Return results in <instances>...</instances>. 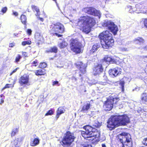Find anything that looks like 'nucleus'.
I'll use <instances>...</instances> for the list:
<instances>
[{"label":"nucleus","mask_w":147,"mask_h":147,"mask_svg":"<svg viewBox=\"0 0 147 147\" xmlns=\"http://www.w3.org/2000/svg\"><path fill=\"white\" fill-rule=\"evenodd\" d=\"M1 97V98L3 96H4V95L3 94H1L0 95Z\"/></svg>","instance_id":"680f3d73"},{"label":"nucleus","mask_w":147,"mask_h":147,"mask_svg":"<svg viewBox=\"0 0 147 147\" xmlns=\"http://www.w3.org/2000/svg\"><path fill=\"white\" fill-rule=\"evenodd\" d=\"M39 19L40 20H41L42 22H43V19L42 18H39Z\"/></svg>","instance_id":"4d7b16f0"},{"label":"nucleus","mask_w":147,"mask_h":147,"mask_svg":"<svg viewBox=\"0 0 147 147\" xmlns=\"http://www.w3.org/2000/svg\"><path fill=\"white\" fill-rule=\"evenodd\" d=\"M22 140V138H16L14 140V142H13V144H14L15 147H18V142H21Z\"/></svg>","instance_id":"393cba45"},{"label":"nucleus","mask_w":147,"mask_h":147,"mask_svg":"<svg viewBox=\"0 0 147 147\" xmlns=\"http://www.w3.org/2000/svg\"><path fill=\"white\" fill-rule=\"evenodd\" d=\"M56 85H57L58 86H59V82L57 81H53L52 85L53 86H54Z\"/></svg>","instance_id":"4c0bfd02"},{"label":"nucleus","mask_w":147,"mask_h":147,"mask_svg":"<svg viewBox=\"0 0 147 147\" xmlns=\"http://www.w3.org/2000/svg\"><path fill=\"white\" fill-rule=\"evenodd\" d=\"M93 74L95 76H100L104 78L102 81L101 82V84L105 85L107 84V77L104 75L103 73V68L102 64H98L95 65L93 69Z\"/></svg>","instance_id":"6e6552de"},{"label":"nucleus","mask_w":147,"mask_h":147,"mask_svg":"<svg viewBox=\"0 0 147 147\" xmlns=\"http://www.w3.org/2000/svg\"><path fill=\"white\" fill-rule=\"evenodd\" d=\"M71 80H72L74 82H76L77 80V78H76L74 76H72L71 78Z\"/></svg>","instance_id":"37998d69"},{"label":"nucleus","mask_w":147,"mask_h":147,"mask_svg":"<svg viewBox=\"0 0 147 147\" xmlns=\"http://www.w3.org/2000/svg\"><path fill=\"white\" fill-rule=\"evenodd\" d=\"M77 74H78L79 75V76H80V77H81L82 76V75L80 74L77 73Z\"/></svg>","instance_id":"bf43d9fd"},{"label":"nucleus","mask_w":147,"mask_h":147,"mask_svg":"<svg viewBox=\"0 0 147 147\" xmlns=\"http://www.w3.org/2000/svg\"><path fill=\"white\" fill-rule=\"evenodd\" d=\"M100 47V44L96 43L94 44L92 46L91 52L94 53Z\"/></svg>","instance_id":"4be33fe9"},{"label":"nucleus","mask_w":147,"mask_h":147,"mask_svg":"<svg viewBox=\"0 0 147 147\" xmlns=\"http://www.w3.org/2000/svg\"><path fill=\"white\" fill-rule=\"evenodd\" d=\"M14 46V44L13 43H11L9 44V47H12Z\"/></svg>","instance_id":"3c124183"},{"label":"nucleus","mask_w":147,"mask_h":147,"mask_svg":"<svg viewBox=\"0 0 147 147\" xmlns=\"http://www.w3.org/2000/svg\"><path fill=\"white\" fill-rule=\"evenodd\" d=\"M18 69V68H17L14 70L12 72H11L10 74V75H12L13 73L16 72L17 69Z\"/></svg>","instance_id":"de8ad7c7"},{"label":"nucleus","mask_w":147,"mask_h":147,"mask_svg":"<svg viewBox=\"0 0 147 147\" xmlns=\"http://www.w3.org/2000/svg\"><path fill=\"white\" fill-rule=\"evenodd\" d=\"M27 11L28 12H29L30 11V10L29 9H27Z\"/></svg>","instance_id":"e2e57ef3"},{"label":"nucleus","mask_w":147,"mask_h":147,"mask_svg":"<svg viewBox=\"0 0 147 147\" xmlns=\"http://www.w3.org/2000/svg\"><path fill=\"white\" fill-rule=\"evenodd\" d=\"M7 10V7H3L1 11L3 13H5Z\"/></svg>","instance_id":"e433bc0d"},{"label":"nucleus","mask_w":147,"mask_h":147,"mask_svg":"<svg viewBox=\"0 0 147 147\" xmlns=\"http://www.w3.org/2000/svg\"><path fill=\"white\" fill-rule=\"evenodd\" d=\"M75 138L74 133L69 131H67L64 134L62 140L60 143L63 147H68L74 141Z\"/></svg>","instance_id":"39448f33"},{"label":"nucleus","mask_w":147,"mask_h":147,"mask_svg":"<svg viewBox=\"0 0 147 147\" xmlns=\"http://www.w3.org/2000/svg\"><path fill=\"white\" fill-rule=\"evenodd\" d=\"M142 111V109L141 108H139L138 110L137 111V112L138 113H140Z\"/></svg>","instance_id":"49530a36"},{"label":"nucleus","mask_w":147,"mask_h":147,"mask_svg":"<svg viewBox=\"0 0 147 147\" xmlns=\"http://www.w3.org/2000/svg\"><path fill=\"white\" fill-rule=\"evenodd\" d=\"M35 74L37 76L44 75L45 73V70L44 69H40L35 71Z\"/></svg>","instance_id":"5701e85b"},{"label":"nucleus","mask_w":147,"mask_h":147,"mask_svg":"<svg viewBox=\"0 0 147 147\" xmlns=\"http://www.w3.org/2000/svg\"><path fill=\"white\" fill-rule=\"evenodd\" d=\"M21 19L22 22L24 24H25L26 22V17L24 15H22L21 16Z\"/></svg>","instance_id":"c756f323"},{"label":"nucleus","mask_w":147,"mask_h":147,"mask_svg":"<svg viewBox=\"0 0 147 147\" xmlns=\"http://www.w3.org/2000/svg\"><path fill=\"white\" fill-rule=\"evenodd\" d=\"M57 32H55L54 33V34L57 36L58 37H61L62 35L59 34L57 33Z\"/></svg>","instance_id":"a18cd8bd"},{"label":"nucleus","mask_w":147,"mask_h":147,"mask_svg":"<svg viewBox=\"0 0 147 147\" xmlns=\"http://www.w3.org/2000/svg\"><path fill=\"white\" fill-rule=\"evenodd\" d=\"M67 43L65 41H63L60 43L59 45V47L61 49L67 46Z\"/></svg>","instance_id":"cd10ccee"},{"label":"nucleus","mask_w":147,"mask_h":147,"mask_svg":"<svg viewBox=\"0 0 147 147\" xmlns=\"http://www.w3.org/2000/svg\"><path fill=\"white\" fill-rule=\"evenodd\" d=\"M28 76L26 75H24L20 78L19 80V82L21 86H22L27 84L28 82Z\"/></svg>","instance_id":"dca6fc26"},{"label":"nucleus","mask_w":147,"mask_h":147,"mask_svg":"<svg viewBox=\"0 0 147 147\" xmlns=\"http://www.w3.org/2000/svg\"><path fill=\"white\" fill-rule=\"evenodd\" d=\"M22 54L25 57H27V54L26 53V52H23Z\"/></svg>","instance_id":"864d4df0"},{"label":"nucleus","mask_w":147,"mask_h":147,"mask_svg":"<svg viewBox=\"0 0 147 147\" xmlns=\"http://www.w3.org/2000/svg\"><path fill=\"white\" fill-rule=\"evenodd\" d=\"M32 137H32L31 138L30 144L32 146H34L39 144L40 140L38 137L35 134L33 135Z\"/></svg>","instance_id":"2eb2a0df"},{"label":"nucleus","mask_w":147,"mask_h":147,"mask_svg":"<svg viewBox=\"0 0 147 147\" xmlns=\"http://www.w3.org/2000/svg\"><path fill=\"white\" fill-rule=\"evenodd\" d=\"M97 83L96 82H95V83H93V84H95L96 83Z\"/></svg>","instance_id":"0e129e2a"},{"label":"nucleus","mask_w":147,"mask_h":147,"mask_svg":"<svg viewBox=\"0 0 147 147\" xmlns=\"http://www.w3.org/2000/svg\"><path fill=\"white\" fill-rule=\"evenodd\" d=\"M142 142L144 145L147 146V138L144 139Z\"/></svg>","instance_id":"58836bf2"},{"label":"nucleus","mask_w":147,"mask_h":147,"mask_svg":"<svg viewBox=\"0 0 147 147\" xmlns=\"http://www.w3.org/2000/svg\"><path fill=\"white\" fill-rule=\"evenodd\" d=\"M90 107V104L89 103H87L86 105H84L82 107L81 112L83 113H86Z\"/></svg>","instance_id":"aec40b11"},{"label":"nucleus","mask_w":147,"mask_h":147,"mask_svg":"<svg viewBox=\"0 0 147 147\" xmlns=\"http://www.w3.org/2000/svg\"><path fill=\"white\" fill-rule=\"evenodd\" d=\"M84 131H82L81 134L85 139L88 140H92L95 138H98L100 136V134L97 132L96 129L92 127L87 125L84 126Z\"/></svg>","instance_id":"20e7f679"},{"label":"nucleus","mask_w":147,"mask_h":147,"mask_svg":"<svg viewBox=\"0 0 147 147\" xmlns=\"http://www.w3.org/2000/svg\"><path fill=\"white\" fill-rule=\"evenodd\" d=\"M50 30L51 33L53 34V32H57L62 33L64 31V27L63 25L59 22L54 24L52 25Z\"/></svg>","instance_id":"9b49d317"},{"label":"nucleus","mask_w":147,"mask_h":147,"mask_svg":"<svg viewBox=\"0 0 147 147\" xmlns=\"http://www.w3.org/2000/svg\"><path fill=\"white\" fill-rule=\"evenodd\" d=\"M13 15H14L16 16H17L18 15V13L16 12H13Z\"/></svg>","instance_id":"603ef678"},{"label":"nucleus","mask_w":147,"mask_h":147,"mask_svg":"<svg viewBox=\"0 0 147 147\" xmlns=\"http://www.w3.org/2000/svg\"><path fill=\"white\" fill-rule=\"evenodd\" d=\"M54 111L53 110V109L49 110L48 112L45 114L46 116L48 115H51L53 113Z\"/></svg>","instance_id":"f704fd0d"},{"label":"nucleus","mask_w":147,"mask_h":147,"mask_svg":"<svg viewBox=\"0 0 147 147\" xmlns=\"http://www.w3.org/2000/svg\"><path fill=\"white\" fill-rule=\"evenodd\" d=\"M144 26L147 28V19H144Z\"/></svg>","instance_id":"a19ab883"},{"label":"nucleus","mask_w":147,"mask_h":147,"mask_svg":"<svg viewBox=\"0 0 147 147\" xmlns=\"http://www.w3.org/2000/svg\"><path fill=\"white\" fill-rule=\"evenodd\" d=\"M129 122V119L126 115H113L109 119L107 127L111 130L118 126L126 125Z\"/></svg>","instance_id":"f257e3e1"},{"label":"nucleus","mask_w":147,"mask_h":147,"mask_svg":"<svg viewBox=\"0 0 147 147\" xmlns=\"http://www.w3.org/2000/svg\"><path fill=\"white\" fill-rule=\"evenodd\" d=\"M11 84H7L5 85V86L3 88L2 90H3V89L6 88H9L11 87Z\"/></svg>","instance_id":"ea45409f"},{"label":"nucleus","mask_w":147,"mask_h":147,"mask_svg":"<svg viewBox=\"0 0 147 147\" xmlns=\"http://www.w3.org/2000/svg\"><path fill=\"white\" fill-rule=\"evenodd\" d=\"M139 90V88L136 87L134 89H133L132 91H134V90H136L137 91H138Z\"/></svg>","instance_id":"09e8293b"},{"label":"nucleus","mask_w":147,"mask_h":147,"mask_svg":"<svg viewBox=\"0 0 147 147\" xmlns=\"http://www.w3.org/2000/svg\"><path fill=\"white\" fill-rule=\"evenodd\" d=\"M78 68L79 69L81 73L84 74L86 71V67L87 65L86 64H84L82 63H80L78 64L77 66Z\"/></svg>","instance_id":"f3484780"},{"label":"nucleus","mask_w":147,"mask_h":147,"mask_svg":"<svg viewBox=\"0 0 147 147\" xmlns=\"http://www.w3.org/2000/svg\"><path fill=\"white\" fill-rule=\"evenodd\" d=\"M32 8L33 10L34 11H35L36 12V16H38L40 15V11L39 9L35 5H32Z\"/></svg>","instance_id":"bb28decb"},{"label":"nucleus","mask_w":147,"mask_h":147,"mask_svg":"<svg viewBox=\"0 0 147 147\" xmlns=\"http://www.w3.org/2000/svg\"><path fill=\"white\" fill-rule=\"evenodd\" d=\"M83 11L86 13L98 16L99 18L100 16V11L93 7H90L84 8L83 9Z\"/></svg>","instance_id":"f8f14e48"},{"label":"nucleus","mask_w":147,"mask_h":147,"mask_svg":"<svg viewBox=\"0 0 147 147\" xmlns=\"http://www.w3.org/2000/svg\"><path fill=\"white\" fill-rule=\"evenodd\" d=\"M123 51H127V49L126 48H124L123 49Z\"/></svg>","instance_id":"6e6d98bb"},{"label":"nucleus","mask_w":147,"mask_h":147,"mask_svg":"<svg viewBox=\"0 0 147 147\" xmlns=\"http://www.w3.org/2000/svg\"><path fill=\"white\" fill-rule=\"evenodd\" d=\"M98 37L102 46L104 49H108L113 45L114 40L112 34L109 31L103 32L99 35Z\"/></svg>","instance_id":"7ed1b4c3"},{"label":"nucleus","mask_w":147,"mask_h":147,"mask_svg":"<svg viewBox=\"0 0 147 147\" xmlns=\"http://www.w3.org/2000/svg\"><path fill=\"white\" fill-rule=\"evenodd\" d=\"M21 58V56L19 55H18V56L16 57L15 59V61L16 63H18V62H19Z\"/></svg>","instance_id":"c9c22d12"},{"label":"nucleus","mask_w":147,"mask_h":147,"mask_svg":"<svg viewBox=\"0 0 147 147\" xmlns=\"http://www.w3.org/2000/svg\"><path fill=\"white\" fill-rule=\"evenodd\" d=\"M4 101L3 100H1V103H0V104H1L2 103H3L4 102Z\"/></svg>","instance_id":"13d9d810"},{"label":"nucleus","mask_w":147,"mask_h":147,"mask_svg":"<svg viewBox=\"0 0 147 147\" xmlns=\"http://www.w3.org/2000/svg\"><path fill=\"white\" fill-rule=\"evenodd\" d=\"M119 100L118 97L111 96L105 102L104 107L105 108L106 111L111 110L114 106H117V102Z\"/></svg>","instance_id":"1a4fd4ad"},{"label":"nucleus","mask_w":147,"mask_h":147,"mask_svg":"<svg viewBox=\"0 0 147 147\" xmlns=\"http://www.w3.org/2000/svg\"><path fill=\"white\" fill-rule=\"evenodd\" d=\"M102 60V64L104 65L106 63L107 65L109 64L116 63L117 62V61L116 59H114L112 56L109 55H106Z\"/></svg>","instance_id":"ddd939ff"},{"label":"nucleus","mask_w":147,"mask_h":147,"mask_svg":"<svg viewBox=\"0 0 147 147\" xmlns=\"http://www.w3.org/2000/svg\"><path fill=\"white\" fill-rule=\"evenodd\" d=\"M118 82L120 86L121 87L122 91L123 92L124 90V84L125 83L124 81L122 79Z\"/></svg>","instance_id":"a878e982"},{"label":"nucleus","mask_w":147,"mask_h":147,"mask_svg":"<svg viewBox=\"0 0 147 147\" xmlns=\"http://www.w3.org/2000/svg\"><path fill=\"white\" fill-rule=\"evenodd\" d=\"M69 46L71 50L76 53H80L82 52V45L77 39H71Z\"/></svg>","instance_id":"0eeeda50"},{"label":"nucleus","mask_w":147,"mask_h":147,"mask_svg":"<svg viewBox=\"0 0 147 147\" xmlns=\"http://www.w3.org/2000/svg\"><path fill=\"white\" fill-rule=\"evenodd\" d=\"M120 70V68L116 67L109 69V73L111 77H116L119 74H121V71Z\"/></svg>","instance_id":"4468645a"},{"label":"nucleus","mask_w":147,"mask_h":147,"mask_svg":"<svg viewBox=\"0 0 147 147\" xmlns=\"http://www.w3.org/2000/svg\"><path fill=\"white\" fill-rule=\"evenodd\" d=\"M27 34L29 35H30L32 34V31L31 29H28L27 30Z\"/></svg>","instance_id":"79ce46f5"},{"label":"nucleus","mask_w":147,"mask_h":147,"mask_svg":"<svg viewBox=\"0 0 147 147\" xmlns=\"http://www.w3.org/2000/svg\"><path fill=\"white\" fill-rule=\"evenodd\" d=\"M18 132V130L17 128L13 129L12 131L11 136H14Z\"/></svg>","instance_id":"72a5a7b5"},{"label":"nucleus","mask_w":147,"mask_h":147,"mask_svg":"<svg viewBox=\"0 0 147 147\" xmlns=\"http://www.w3.org/2000/svg\"><path fill=\"white\" fill-rule=\"evenodd\" d=\"M96 23L94 19L88 16H84L80 18L78 22V25L81 27L82 32L88 34L90 31L91 28Z\"/></svg>","instance_id":"f03ea898"},{"label":"nucleus","mask_w":147,"mask_h":147,"mask_svg":"<svg viewBox=\"0 0 147 147\" xmlns=\"http://www.w3.org/2000/svg\"><path fill=\"white\" fill-rule=\"evenodd\" d=\"M47 66L46 63L45 62L41 63L39 65V67L41 68H45Z\"/></svg>","instance_id":"473e14b6"},{"label":"nucleus","mask_w":147,"mask_h":147,"mask_svg":"<svg viewBox=\"0 0 147 147\" xmlns=\"http://www.w3.org/2000/svg\"><path fill=\"white\" fill-rule=\"evenodd\" d=\"M147 91H145L141 95V99L143 102L147 101Z\"/></svg>","instance_id":"412c9836"},{"label":"nucleus","mask_w":147,"mask_h":147,"mask_svg":"<svg viewBox=\"0 0 147 147\" xmlns=\"http://www.w3.org/2000/svg\"><path fill=\"white\" fill-rule=\"evenodd\" d=\"M57 48L56 46H55L51 47L49 49H48L45 51V52L47 53H56L57 52Z\"/></svg>","instance_id":"a211bd4d"},{"label":"nucleus","mask_w":147,"mask_h":147,"mask_svg":"<svg viewBox=\"0 0 147 147\" xmlns=\"http://www.w3.org/2000/svg\"><path fill=\"white\" fill-rule=\"evenodd\" d=\"M80 147H92V146L90 144L84 143L80 144Z\"/></svg>","instance_id":"7c9ffc66"},{"label":"nucleus","mask_w":147,"mask_h":147,"mask_svg":"<svg viewBox=\"0 0 147 147\" xmlns=\"http://www.w3.org/2000/svg\"><path fill=\"white\" fill-rule=\"evenodd\" d=\"M64 113V110L62 107H59L57 111V115L56 116V120L59 118V116L62 113Z\"/></svg>","instance_id":"6ab92c4d"},{"label":"nucleus","mask_w":147,"mask_h":147,"mask_svg":"<svg viewBox=\"0 0 147 147\" xmlns=\"http://www.w3.org/2000/svg\"><path fill=\"white\" fill-rule=\"evenodd\" d=\"M31 44V42L30 40L24 41L22 42V45L23 46H25L26 45H30Z\"/></svg>","instance_id":"2f4dec72"},{"label":"nucleus","mask_w":147,"mask_h":147,"mask_svg":"<svg viewBox=\"0 0 147 147\" xmlns=\"http://www.w3.org/2000/svg\"><path fill=\"white\" fill-rule=\"evenodd\" d=\"M102 147H107L106 145L105 144H102Z\"/></svg>","instance_id":"5fc2aeb1"},{"label":"nucleus","mask_w":147,"mask_h":147,"mask_svg":"<svg viewBox=\"0 0 147 147\" xmlns=\"http://www.w3.org/2000/svg\"><path fill=\"white\" fill-rule=\"evenodd\" d=\"M32 64L34 65V66H36L37 65V60L34 61Z\"/></svg>","instance_id":"c03bdc74"},{"label":"nucleus","mask_w":147,"mask_h":147,"mask_svg":"<svg viewBox=\"0 0 147 147\" xmlns=\"http://www.w3.org/2000/svg\"><path fill=\"white\" fill-rule=\"evenodd\" d=\"M102 125V122H99L97 121H95L93 124V126L96 127L98 128L100 127Z\"/></svg>","instance_id":"c85d7f7f"},{"label":"nucleus","mask_w":147,"mask_h":147,"mask_svg":"<svg viewBox=\"0 0 147 147\" xmlns=\"http://www.w3.org/2000/svg\"><path fill=\"white\" fill-rule=\"evenodd\" d=\"M144 49L145 50L147 51V45L144 48H140V49Z\"/></svg>","instance_id":"8fccbe9b"},{"label":"nucleus","mask_w":147,"mask_h":147,"mask_svg":"<svg viewBox=\"0 0 147 147\" xmlns=\"http://www.w3.org/2000/svg\"><path fill=\"white\" fill-rule=\"evenodd\" d=\"M102 26L110 30L114 35L117 34L118 31L117 26L113 22L110 21H105Z\"/></svg>","instance_id":"9d476101"},{"label":"nucleus","mask_w":147,"mask_h":147,"mask_svg":"<svg viewBox=\"0 0 147 147\" xmlns=\"http://www.w3.org/2000/svg\"><path fill=\"white\" fill-rule=\"evenodd\" d=\"M132 7L131 6H129L128 7V8H130V9H132Z\"/></svg>","instance_id":"052dcab7"},{"label":"nucleus","mask_w":147,"mask_h":147,"mask_svg":"<svg viewBox=\"0 0 147 147\" xmlns=\"http://www.w3.org/2000/svg\"><path fill=\"white\" fill-rule=\"evenodd\" d=\"M119 141L122 144L123 147H131L132 146L130 134L126 133H122L118 136Z\"/></svg>","instance_id":"423d86ee"},{"label":"nucleus","mask_w":147,"mask_h":147,"mask_svg":"<svg viewBox=\"0 0 147 147\" xmlns=\"http://www.w3.org/2000/svg\"><path fill=\"white\" fill-rule=\"evenodd\" d=\"M134 41L135 43L137 44H140L144 42V40L142 38L138 37L135 39Z\"/></svg>","instance_id":"b1692460"}]
</instances>
